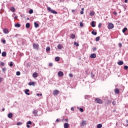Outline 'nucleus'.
<instances>
[{
    "label": "nucleus",
    "instance_id": "f257e3e1",
    "mask_svg": "<svg viewBox=\"0 0 128 128\" xmlns=\"http://www.w3.org/2000/svg\"><path fill=\"white\" fill-rule=\"evenodd\" d=\"M47 10H48V12H51L52 14H58V12L52 9L50 7H47Z\"/></svg>",
    "mask_w": 128,
    "mask_h": 128
},
{
    "label": "nucleus",
    "instance_id": "f03ea898",
    "mask_svg": "<svg viewBox=\"0 0 128 128\" xmlns=\"http://www.w3.org/2000/svg\"><path fill=\"white\" fill-rule=\"evenodd\" d=\"M32 114H33L34 116H40V114H38V110H34L32 111Z\"/></svg>",
    "mask_w": 128,
    "mask_h": 128
},
{
    "label": "nucleus",
    "instance_id": "7ed1b4c3",
    "mask_svg": "<svg viewBox=\"0 0 128 128\" xmlns=\"http://www.w3.org/2000/svg\"><path fill=\"white\" fill-rule=\"evenodd\" d=\"M114 28V24H112V23L108 24V30H112V29Z\"/></svg>",
    "mask_w": 128,
    "mask_h": 128
},
{
    "label": "nucleus",
    "instance_id": "20e7f679",
    "mask_svg": "<svg viewBox=\"0 0 128 128\" xmlns=\"http://www.w3.org/2000/svg\"><path fill=\"white\" fill-rule=\"evenodd\" d=\"M96 102H97V104H102V100L100 98H96Z\"/></svg>",
    "mask_w": 128,
    "mask_h": 128
},
{
    "label": "nucleus",
    "instance_id": "39448f33",
    "mask_svg": "<svg viewBox=\"0 0 128 128\" xmlns=\"http://www.w3.org/2000/svg\"><path fill=\"white\" fill-rule=\"evenodd\" d=\"M33 48L35 50H38V44H33Z\"/></svg>",
    "mask_w": 128,
    "mask_h": 128
},
{
    "label": "nucleus",
    "instance_id": "423d86ee",
    "mask_svg": "<svg viewBox=\"0 0 128 128\" xmlns=\"http://www.w3.org/2000/svg\"><path fill=\"white\" fill-rule=\"evenodd\" d=\"M86 124V121L82 120V122L80 124V126H84Z\"/></svg>",
    "mask_w": 128,
    "mask_h": 128
},
{
    "label": "nucleus",
    "instance_id": "0eeeda50",
    "mask_svg": "<svg viewBox=\"0 0 128 128\" xmlns=\"http://www.w3.org/2000/svg\"><path fill=\"white\" fill-rule=\"evenodd\" d=\"M90 58H96V54H92L90 56Z\"/></svg>",
    "mask_w": 128,
    "mask_h": 128
},
{
    "label": "nucleus",
    "instance_id": "6e6552de",
    "mask_svg": "<svg viewBox=\"0 0 128 128\" xmlns=\"http://www.w3.org/2000/svg\"><path fill=\"white\" fill-rule=\"evenodd\" d=\"M58 76H64V72L62 71H60L58 72Z\"/></svg>",
    "mask_w": 128,
    "mask_h": 128
},
{
    "label": "nucleus",
    "instance_id": "1a4fd4ad",
    "mask_svg": "<svg viewBox=\"0 0 128 128\" xmlns=\"http://www.w3.org/2000/svg\"><path fill=\"white\" fill-rule=\"evenodd\" d=\"M64 128H70V124L68 123H65L64 125Z\"/></svg>",
    "mask_w": 128,
    "mask_h": 128
},
{
    "label": "nucleus",
    "instance_id": "9d476101",
    "mask_svg": "<svg viewBox=\"0 0 128 128\" xmlns=\"http://www.w3.org/2000/svg\"><path fill=\"white\" fill-rule=\"evenodd\" d=\"M4 34H8V28H5L4 29Z\"/></svg>",
    "mask_w": 128,
    "mask_h": 128
},
{
    "label": "nucleus",
    "instance_id": "9b49d317",
    "mask_svg": "<svg viewBox=\"0 0 128 128\" xmlns=\"http://www.w3.org/2000/svg\"><path fill=\"white\" fill-rule=\"evenodd\" d=\"M58 92H58V90H55L54 91L53 94L54 96H56V94H58Z\"/></svg>",
    "mask_w": 128,
    "mask_h": 128
},
{
    "label": "nucleus",
    "instance_id": "f8f14e48",
    "mask_svg": "<svg viewBox=\"0 0 128 128\" xmlns=\"http://www.w3.org/2000/svg\"><path fill=\"white\" fill-rule=\"evenodd\" d=\"M10 10V12H16V8L14 7H11Z\"/></svg>",
    "mask_w": 128,
    "mask_h": 128
},
{
    "label": "nucleus",
    "instance_id": "ddd939ff",
    "mask_svg": "<svg viewBox=\"0 0 128 128\" xmlns=\"http://www.w3.org/2000/svg\"><path fill=\"white\" fill-rule=\"evenodd\" d=\"M34 26L36 28H38V26H40L38 24L36 23V22H34Z\"/></svg>",
    "mask_w": 128,
    "mask_h": 128
},
{
    "label": "nucleus",
    "instance_id": "4468645a",
    "mask_svg": "<svg viewBox=\"0 0 128 128\" xmlns=\"http://www.w3.org/2000/svg\"><path fill=\"white\" fill-rule=\"evenodd\" d=\"M62 48H63L62 45L60 44H59L58 45V50H62Z\"/></svg>",
    "mask_w": 128,
    "mask_h": 128
},
{
    "label": "nucleus",
    "instance_id": "2eb2a0df",
    "mask_svg": "<svg viewBox=\"0 0 128 128\" xmlns=\"http://www.w3.org/2000/svg\"><path fill=\"white\" fill-rule=\"evenodd\" d=\"M118 64L119 66H122V64H124V62L122 61L118 62Z\"/></svg>",
    "mask_w": 128,
    "mask_h": 128
},
{
    "label": "nucleus",
    "instance_id": "dca6fc26",
    "mask_svg": "<svg viewBox=\"0 0 128 128\" xmlns=\"http://www.w3.org/2000/svg\"><path fill=\"white\" fill-rule=\"evenodd\" d=\"M8 117L9 118H12V113H9L8 114Z\"/></svg>",
    "mask_w": 128,
    "mask_h": 128
},
{
    "label": "nucleus",
    "instance_id": "f3484780",
    "mask_svg": "<svg viewBox=\"0 0 128 128\" xmlns=\"http://www.w3.org/2000/svg\"><path fill=\"white\" fill-rule=\"evenodd\" d=\"M28 92H30V90L28 89L26 90L25 91V94H27V96H30V93H28Z\"/></svg>",
    "mask_w": 128,
    "mask_h": 128
},
{
    "label": "nucleus",
    "instance_id": "a211bd4d",
    "mask_svg": "<svg viewBox=\"0 0 128 128\" xmlns=\"http://www.w3.org/2000/svg\"><path fill=\"white\" fill-rule=\"evenodd\" d=\"M32 76H33V78H38V73H36V72H34V73L33 74Z\"/></svg>",
    "mask_w": 128,
    "mask_h": 128
},
{
    "label": "nucleus",
    "instance_id": "6ab92c4d",
    "mask_svg": "<svg viewBox=\"0 0 128 128\" xmlns=\"http://www.w3.org/2000/svg\"><path fill=\"white\" fill-rule=\"evenodd\" d=\"M126 30H128V28H123V30H122V32H123L124 34V32H126Z\"/></svg>",
    "mask_w": 128,
    "mask_h": 128
},
{
    "label": "nucleus",
    "instance_id": "aec40b11",
    "mask_svg": "<svg viewBox=\"0 0 128 128\" xmlns=\"http://www.w3.org/2000/svg\"><path fill=\"white\" fill-rule=\"evenodd\" d=\"M90 15L91 16H94V12L92 11V12H91L90 14Z\"/></svg>",
    "mask_w": 128,
    "mask_h": 128
},
{
    "label": "nucleus",
    "instance_id": "412c9836",
    "mask_svg": "<svg viewBox=\"0 0 128 128\" xmlns=\"http://www.w3.org/2000/svg\"><path fill=\"white\" fill-rule=\"evenodd\" d=\"M2 56H6V52H2Z\"/></svg>",
    "mask_w": 128,
    "mask_h": 128
},
{
    "label": "nucleus",
    "instance_id": "4be33fe9",
    "mask_svg": "<svg viewBox=\"0 0 128 128\" xmlns=\"http://www.w3.org/2000/svg\"><path fill=\"white\" fill-rule=\"evenodd\" d=\"M114 92L116 93V94H120V90L118 88H116L114 90Z\"/></svg>",
    "mask_w": 128,
    "mask_h": 128
},
{
    "label": "nucleus",
    "instance_id": "5701e85b",
    "mask_svg": "<svg viewBox=\"0 0 128 128\" xmlns=\"http://www.w3.org/2000/svg\"><path fill=\"white\" fill-rule=\"evenodd\" d=\"M76 38V35H74V34H72L70 35V38H72V40H74V38Z\"/></svg>",
    "mask_w": 128,
    "mask_h": 128
},
{
    "label": "nucleus",
    "instance_id": "b1692460",
    "mask_svg": "<svg viewBox=\"0 0 128 128\" xmlns=\"http://www.w3.org/2000/svg\"><path fill=\"white\" fill-rule=\"evenodd\" d=\"M26 28H30V23H27L26 26Z\"/></svg>",
    "mask_w": 128,
    "mask_h": 128
},
{
    "label": "nucleus",
    "instance_id": "393cba45",
    "mask_svg": "<svg viewBox=\"0 0 128 128\" xmlns=\"http://www.w3.org/2000/svg\"><path fill=\"white\" fill-rule=\"evenodd\" d=\"M92 26V28H94L96 26V25L94 24V21H92V24H91Z\"/></svg>",
    "mask_w": 128,
    "mask_h": 128
},
{
    "label": "nucleus",
    "instance_id": "a878e982",
    "mask_svg": "<svg viewBox=\"0 0 128 128\" xmlns=\"http://www.w3.org/2000/svg\"><path fill=\"white\" fill-rule=\"evenodd\" d=\"M15 26H16V28H20V24L18 23L15 24Z\"/></svg>",
    "mask_w": 128,
    "mask_h": 128
},
{
    "label": "nucleus",
    "instance_id": "bb28decb",
    "mask_svg": "<svg viewBox=\"0 0 128 128\" xmlns=\"http://www.w3.org/2000/svg\"><path fill=\"white\" fill-rule=\"evenodd\" d=\"M56 62H60V57L57 56L55 58Z\"/></svg>",
    "mask_w": 128,
    "mask_h": 128
},
{
    "label": "nucleus",
    "instance_id": "cd10ccee",
    "mask_svg": "<svg viewBox=\"0 0 128 128\" xmlns=\"http://www.w3.org/2000/svg\"><path fill=\"white\" fill-rule=\"evenodd\" d=\"M98 128H102V124H98L97 126Z\"/></svg>",
    "mask_w": 128,
    "mask_h": 128
},
{
    "label": "nucleus",
    "instance_id": "c85d7f7f",
    "mask_svg": "<svg viewBox=\"0 0 128 128\" xmlns=\"http://www.w3.org/2000/svg\"><path fill=\"white\" fill-rule=\"evenodd\" d=\"M92 34H94V36H96V32H95L94 30H92Z\"/></svg>",
    "mask_w": 128,
    "mask_h": 128
},
{
    "label": "nucleus",
    "instance_id": "c756f323",
    "mask_svg": "<svg viewBox=\"0 0 128 128\" xmlns=\"http://www.w3.org/2000/svg\"><path fill=\"white\" fill-rule=\"evenodd\" d=\"M29 14H34V10H29Z\"/></svg>",
    "mask_w": 128,
    "mask_h": 128
},
{
    "label": "nucleus",
    "instance_id": "7c9ffc66",
    "mask_svg": "<svg viewBox=\"0 0 128 128\" xmlns=\"http://www.w3.org/2000/svg\"><path fill=\"white\" fill-rule=\"evenodd\" d=\"M29 86H34V82H30L29 83Z\"/></svg>",
    "mask_w": 128,
    "mask_h": 128
},
{
    "label": "nucleus",
    "instance_id": "2f4dec72",
    "mask_svg": "<svg viewBox=\"0 0 128 128\" xmlns=\"http://www.w3.org/2000/svg\"><path fill=\"white\" fill-rule=\"evenodd\" d=\"M50 47H47L46 48V52H50Z\"/></svg>",
    "mask_w": 128,
    "mask_h": 128
},
{
    "label": "nucleus",
    "instance_id": "473e14b6",
    "mask_svg": "<svg viewBox=\"0 0 128 128\" xmlns=\"http://www.w3.org/2000/svg\"><path fill=\"white\" fill-rule=\"evenodd\" d=\"M74 45L76 46H78L80 44H78V43H76V42H74Z\"/></svg>",
    "mask_w": 128,
    "mask_h": 128
},
{
    "label": "nucleus",
    "instance_id": "72a5a7b5",
    "mask_svg": "<svg viewBox=\"0 0 128 128\" xmlns=\"http://www.w3.org/2000/svg\"><path fill=\"white\" fill-rule=\"evenodd\" d=\"M100 36L96 37V42H98V40H100Z\"/></svg>",
    "mask_w": 128,
    "mask_h": 128
},
{
    "label": "nucleus",
    "instance_id": "f704fd0d",
    "mask_svg": "<svg viewBox=\"0 0 128 128\" xmlns=\"http://www.w3.org/2000/svg\"><path fill=\"white\" fill-rule=\"evenodd\" d=\"M16 76H20V72H16Z\"/></svg>",
    "mask_w": 128,
    "mask_h": 128
},
{
    "label": "nucleus",
    "instance_id": "c9c22d12",
    "mask_svg": "<svg viewBox=\"0 0 128 128\" xmlns=\"http://www.w3.org/2000/svg\"><path fill=\"white\" fill-rule=\"evenodd\" d=\"M22 122H18L17 123V126H22Z\"/></svg>",
    "mask_w": 128,
    "mask_h": 128
},
{
    "label": "nucleus",
    "instance_id": "e433bc0d",
    "mask_svg": "<svg viewBox=\"0 0 128 128\" xmlns=\"http://www.w3.org/2000/svg\"><path fill=\"white\" fill-rule=\"evenodd\" d=\"M112 104L113 106H116V101H113L112 102Z\"/></svg>",
    "mask_w": 128,
    "mask_h": 128
},
{
    "label": "nucleus",
    "instance_id": "4c0bfd02",
    "mask_svg": "<svg viewBox=\"0 0 128 128\" xmlns=\"http://www.w3.org/2000/svg\"><path fill=\"white\" fill-rule=\"evenodd\" d=\"M98 28H102V23H100L98 25Z\"/></svg>",
    "mask_w": 128,
    "mask_h": 128
},
{
    "label": "nucleus",
    "instance_id": "58836bf2",
    "mask_svg": "<svg viewBox=\"0 0 128 128\" xmlns=\"http://www.w3.org/2000/svg\"><path fill=\"white\" fill-rule=\"evenodd\" d=\"M124 69H125L126 70H128V66H124Z\"/></svg>",
    "mask_w": 128,
    "mask_h": 128
},
{
    "label": "nucleus",
    "instance_id": "ea45409f",
    "mask_svg": "<svg viewBox=\"0 0 128 128\" xmlns=\"http://www.w3.org/2000/svg\"><path fill=\"white\" fill-rule=\"evenodd\" d=\"M80 110L81 112H84V109L82 108H80Z\"/></svg>",
    "mask_w": 128,
    "mask_h": 128
},
{
    "label": "nucleus",
    "instance_id": "a19ab883",
    "mask_svg": "<svg viewBox=\"0 0 128 128\" xmlns=\"http://www.w3.org/2000/svg\"><path fill=\"white\" fill-rule=\"evenodd\" d=\"M92 50H93L94 52L95 50H96V48L94 47V48H92Z\"/></svg>",
    "mask_w": 128,
    "mask_h": 128
},
{
    "label": "nucleus",
    "instance_id": "79ce46f5",
    "mask_svg": "<svg viewBox=\"0 0 128 128\" xmlns=\"http://www.w3.org/2000/svg\"><path fill=\"white\" fill-rule=\"evenodd\" d=\"M12 62H10V66H12Z\"/></svg>",
    "mask_w": 128,
    "mask_h": 128
},
{
    "label": "nucleus",
    "instance_id": "37998d69",
    "mask_svg": "<svg viewBox=\"0 0 128 128\" xmlns=\"http://www.w3.org/2000/svg\"><path fill=\"white\" fill-rule=\"evenodd\" d=\"M80 26H81L82 28V26H84V24H82V22H80Z\"/></svg>",
    "mask_w": 128,
    "mask_h": 128
},
{
    "label": "nucleus",
    "instance_id": "c03bdc74",
    "mask_svg": "<svg viewBox=\"0 0 128 128\" xmlns=\"http://www.w3.org/2000/svg\"><path fill=\"white\" fill-rule=\"evenodd\" d=\"M115 16H117L118 15V12H113Z\"/></svg>",
    "mask_w": 128,
    "mask_h": 128
},
{
    "label": "nucleus",
    "instance_id": "a18cd8bd",
    "mask_svg": "<svg viewBox=\"0 0 128 128\" xmlns=\"http://www.w3.org/2000/svg\"><path fill=\"white\" fill-rule=\"evenodd\" d=\"M27 124H32V122L28 121Z\"/></svg>",
    "mask_w": 128,
    "mask_h": 128
},
{
    "label": "nucleus",
    "instance_id": "49530a36",
    "mask_svg": "<svg viewBox=\"0 0 128 128\" xmlns=\"http://www.w3.org/2000/svg\"><path fill=\"white\" fill-rule=\"evenodd\" d=\"M36 96H42V94H36Z\"/></svg>",
    "mask_w": 128,
    "mask_h": 128
},
{
    "label": "nucleus",
    "instance_id": "de8ad7c7",
    "mask_svg": "<svg viewBox=\"0 0 128 128\" xmlns=\"http://www.w3.org/2000/svg\"><path fill=\"white\" fill-rule=\"evenodd\" d=\"M3 78H2L1 77H0V82H2V81L3 80Z\"/></svg>",
    "mask_w": 128,
    "mask_h": 128
},
{
    "label": "nucleus",
    "instance_id": "09e8293b",
    "mask_svg": "<svg viewBox=\"0 0 128 128\" xmlns=\"http://www.w3.org/2000/svg\"><path fill=\"white\" fill-rule=\"evenodd\" d=\"M64 122H68V118L64 120Z\"/></svg>",
    "mask_w": 128,
    "mask_h": 128
},
{
    "label": "nucleus",
    "instance_id": "8fccbe9b",
    "mask_svg": "<svg viewBox=\"0 0 128 128\" xmlns=\"http://www.w3.org/2000/svg\"><path fill=\"white\" fill-rule=\"evenodd\" d=\"M69 76H70V78H72L73 75H72V74H69Z\"/></svg>",
    "mask_w": 128,
    "mask_h": 128
},
{
    "label": "nucleus",
    "instance_id": "3c124183",
    "mask_svg": "<svg viewBox=\"0 0 128 128\" xmlns=\"http://www.w3.org/2000/svg\"><path fill=\"white\" fill-rule=\"evenodd\" d=\"M0 64L1 66H4V62H1Z\"/></svg>",
    "mask_w": 128,
    "mask_h": 128
},
{
    "label": "nucleus",
    "instance_id": "603ef678",
    "mask_svg": "<svg viewBox=\"0 0 128 128\" xmlns=\"http://www.w3.org/2000/svg\"><path fill=\"white\" fill-rule=\"evenodd\" d=\"M2 42L3 44H6V40H2Z\"/></svg>",
    "mask_w": 128,
    "mask_h": 128
},
{
    "label": "nucleus",
    "instance_id": "864d4df0",
    "mask_svg": "<svg viewBox=\"0 0 128 128\" xmlns=\"http://www.w3.org/2000/svg\"><path fill=\"white\" fill-rule=\"evenodd\" d=\"M49 66H52V63H50V64H49Z\"/></svg>",
    "mask_w": 128,
    "mask_h": 128
},
{
    "label": "nucleus",
    "instance_id": "5fc2aeb1",
    "mask_svg": "<svg viewBox=\"0 0 128 128\" xmlns=\"http://www.w3.org/2000/svg\"><path fill=\"white\" fill-rule=\"evenodd\" d=\"M122 45V44L121 43H119L118 46H119L120 48H121Z\"/></svg>",
    "mask_w": 128,
    "mask_h": 128
},
{
    "label": "nucleus",
    "instance_id": "6e6d98bb",
    "mask_svg": "<svg viewBox=\"0 0 128 128\" xmlns=\"http://www.w3.org/2000/svg\"><path fill=\"white\" fill-rule=\"evenodd\" d=\"M91 76H92V78H94V75L92 74V72L91 73Z\"/></svg>",
    "mask_w": 128,
    "mask_h": 128
},
{
    "label": "nucleus",
    "instance_id": "4d7b16f0",
    "mask_svg": "<svg viewBox=\"0 0 128 128\" xmlns=\"http://www.w3.org/2000/svg\"><path fill=\"white\" fill-rule=\"evenodd\" d=\"M26 126L28 128H30V126L28 124H27Z\"/></svg>",
    "mask_w": 128,
    "mask_h": 128
},
{
    "label": "nucleus",
    "instance_id": "13d9d810",
    "mask_svg": "<svg viewBox=\"0 0 128 128\" xmlns=\"http://www.w3.org/2000/svg\"><path fill=\"white\" fill-rule=\"evenodd\" d=\"M80 14H84V11H81L80 12Z\"/></svg>",
    "mask_w": 128,
    "mask_h": 128
},
{
    "label": "nucleus",
    "instance_id": "bf43d9fd",
    "mask_svg": "<svg viewBox=\"0 0 128 128\" xmlns=\"http://www.w3.org/2000/svg\"><path fill=\"white\" fill-rule=\"evenodd\" d=\"M71 110H74V108H71Z\"/></svg>",
    "mask_w": 128,
    "mask_h": 128
},
{
    "label": "nucleus",
    "instance_id": "052dcab7",
    "mask_svg": "<svg viewBox=\"0 0 128 128\" xmlns=\"http://www.w3.org/2000/svg\"><path fill=\"white\" fill-rule=\"evenodd\" d=\"M72 12H76V10H72Z\"/></svg>",
    "mask_w": 128,
    "mask_h": 128
},
{
    "label": "nucleus",
    "instance_id": "680f3d73",
    "mask_svg": "<svg viewBox=\"0 0 128 128\" xmlns=\"http://www.w3.org/2000/svg\"><path fill=\"white\" fill-rule=\"evenodd\" d=\"M16 18H18V16H16L14 17V19H15V20H16Z\"/></svg>",
    "mask_w": 128,
    "mask_h": 128
},
{
    "label": "nucleus",
    "instance_id": "e2e57ef3",
    "mask_svg": "<svg viewBox=\"0 0 128 128\" xmlns=\"http://www.w3.org/2000/svg\"><path fill=\"white\" fill-rule=\"evenodd\" d=\"M2 112H4V108H2Z\"/></svg>",
    "mask_w": 128,
    "mask_h": 128
},
{
    "label": "nucleus",
    "instance_id": "0e129e2a",
    "mask_svg": "<svg viewBox=\"0 0 128 128\" xmlns=\"http://www.w3.org/2000/svg\"><path fill=\"white\" fill-rule=\"evenodd\" d=\"M56 122H60V120H59L58 119H56Z\"/></svg>",
    "mask_w": 128,
    "mask_h": 128
},
{
    "label": "nucleus",
    "instance_id": "69168bd1",
    "mask_svg": "<svg viewBox=\"0 0 128 128\" xmlns=\"http://www.w3.org/2000/svg\"><path fill=\"white\" fill-rule=\"evenodd\" d=\"M82 11L84 10V8H82Z\"/></svg>",
    "mask_w": 128,
    "mask_h": 128
},
{
    "label": "nucleus",
    "instance_id": "338daca9",
    "mask_svg": "<svg viewBox=\"0 0 128 128\" xmlns=\"http://www.w3.org/2000/svg\"><path fill=\"white\" fill-rule=\"evenodd\" d=\"M18 36V34H16L15 36V38H16V36Z\"/></svg>",
    "mask_w": 128,
    "mask_h": 128
},
{
    "label": "nucleus",
    "instance_id": "774afa93",
    "mask_svg": "<svg viewBox=\"0 0 128 128\" xmlns=\"http://www.w3.org/2000/svg\"><path fill=\"white\" fill-rule=\"evenodd\" d=\"M126 122H127V124H128V120H126ZM127 126H128V124Z\"/></svg>",
    "mask_w": 128,
    "mask_h": 128
}]
</instances>
